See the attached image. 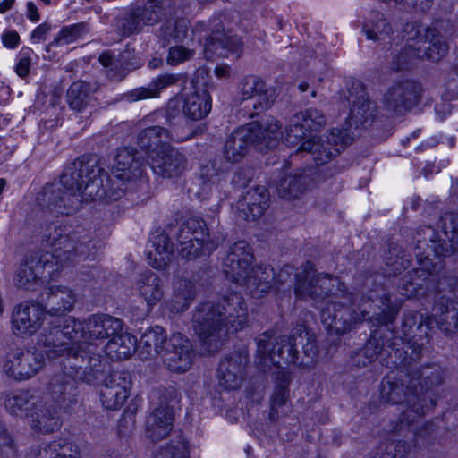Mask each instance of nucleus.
Here are the masks:
<instances>
[{"instance_id": "nucleus-52", "label": "nucleus", "mask_w": 458, "mask_h": 458, "mask_svg": "<svg viewBox=\"0 0 458 458\" xmlns=\"http://www.w3.org/2000/svg\"><path fill=\"white\" fill-rule=\"evenodd\" d=\"M411 257L406 254L402 246L390 243L387 253L385 255V263L386 273L388 275H397L411 265Z\"/></svg>"}, {"instance_id": "nucleus-58", "label": "nucleus", "mask_w": 458, "mask_h": 458, "mask_svg": "<svg viewBox=\"0 0 458 458\" xmlns=\"http://www.w3.org/2000/svg\"><path fill=\"white\" fill-rule=\"evenodd\" d=\"M17 454L16 444L5 424L0 420V458H15Z\"/></svg>"}, {"instance_id": "nucleus-10", "label": "nucleus", "mask_w": 458, "mask_h": 458, "mask_svg": "<svg viewBox=\"0 0 458 458\" xmlns=\"http://www.w3.org/2000/svg\"><path fill=\"white\" fill-rule=\"evenodd\" d=\"M335 293L350 301L349 293L340 279L330 274L318 273L311 262H306L302 271L296 274L295 295L299 299L317 302L327 299V302H330Z\"/></svg>"}, {"instance_id": "nucleus-27", "label": "nucleus", "mask_w": 458, "mask_h": 458, "mask_svg": "<svg viewBox=\"0 0 458 458\" xmlns=\"http://www.w3.org/2000/svg\"><path fill=\"white\" fill-rule=\"evenodd\" d=\"M420 87L411 81L391 87L384 97L385 107L394 114H402L419 102Z\"/></svg>"}, {"instance_id": "nucleus-2", "label": "nucleus", "mask_w": 458, "mask_h": 458, "mask_svg": "<svg viewBox=\"0 0 458 458\" xmlns=\"http://www.w3.org/2000/svg\"><path fill=\"white\" fill-rule=\"evenodd\" d=\"M420 348H414L407 355L409 367L403 377L394 381L386 380L383 383L382 397L388 403H399L403 406L400 425L394 428V431L402 430L410 426L418 418L436 404L433 390L445 382V371L437 364H430L419 368L411 361L420 357Z\"/></svg>"}, {"instance_id": "nucleus-6", "label": "nucleus", "mask_w": 458, "mask_h": 458, "mask_svg": "<svg viewBox=\"0 0 458 458\" xmlns=\"http://www.w3.org/2000/svg\"><path fill=\"white\" fill-rule=\"evenodd\" d=\"M122 330L121 319L104 313L89 315L83 321L73 317L56 318L38 335V344L43 346L50 359H55L68 349L70 341L103 342Z\"/></svg>"}, {"instance_id": "nucleus-45", "label": "nucleus", "mask_w": 458, "mask_h": 458, "mask_svg": "<svg viewBox=\"0 0 458 458\" xmlns=\"http://www.w3.org/2000/svg\"><path fill=\"white\" fill-rule=\"evenodd\" d=\"M75 380L64 371L54 376L49 382L47 394L60 406L74 403L77 396Z\"/></svg>"}, {"instance_id": "nucleus-43", "label": "nucleus", "mask_w": 458, "mask_h": 458, "mask_svg": "<svg viewBox=\"0 0 458 458\" xmlns=\"http://www.w3.org/2000/svg\"><path fill=\"white\" fill-rule=\"evenodd\" d=\"M199 131H193L183 138H174L170 131L161 126H150L142 130L137 138L138 145L148 151V154L154 149H159L162 145H170L169 141L175 140L182 142L197 135Z\"/></svg>"}, {"instance_id": "nucleus-63", "label": "nucleus", "mask_w": 458, "mask_h": 458, "mask_svg": "<svg viewBox=\"0 0 458 458\" xmlns=\"http://www.w3.org/2000/svg\"><path fill=\"white\" fill-rule=\"evenodd\" d=\"M2 41L4 47L15 48L20 43V36L15 31H8L3 34Z\"/></svg>"}, {"instance_id": "nucleus-44", "label": "nucleus", "mask_w": 458, "mask_h": 458, "mask_svg": "<svg viewBox=\"0 0 458 458\" xmlns=\"http://www.w3.org/2000/svg\"><path fill=\"white\" fill-rule=\"evenodd\" d=\"M29 458H81V453L76 445L64 439H56L33 448Z\"/></svg>"}, {"instance_id": "nucleus-17", "label": "nucleus", "mask_w": 458, "mask_h": 458, "mask_svg": "<svg viewBox=\"0 0 458 458\" xmlns=\"http://www.w3.org/2000/svg\"><path fill=\"white\" fill-rule=\"evenodd\" d=\"M148 164L159 178L177 181L188 170L186 156L172 145H162L148 154Z\"/></svg>"}, {"instance_id": "nucleus-35", "label": "nucleus", "mask_w": 458, "mask_h": 458, "mask_svg": "<svg viewBox=\"0 0 458 458\" xmlns=\"http://www.w3.org/2000/svg\"><path fill=\"white\" fill-rule=\"evenodd\" d=\"M135 287L140 297L146 302L148 310L164 299V281L153 271L147 270L140 273L135 282Z\"/></svg>"}, {"instance_id": "nucleus-50", "label": "nucleus", "mask_w": 458, "mask_h": 458, "mask_svg": "<svg viewBox=\"0 0 458 458\" xmlns=\"http://www.w3.org/2000/svg\"><path fill=\"white\" fill-rule=\"evenodd\" d=\"M35 395L24 389L8 391L4 394V406L12 416H27V408H30Z\"/></svg>"}, {"instance_id": "nucleus-11", "label": "nucleus", "mask_w": 458, "mask_h": 458, "mask_svg": "<svg viewBox=\"0 0 458 458\" xmlns=\"http://www.w3.org/2000/svg\"><path fill=\"white\" fill-rule=\"evenodd\" d=\"M439 227L444 239L431 226H423L417 233L416 250H423L427 259L450 257L458 250V213L445 212L440 218Z\"/></svg>"}, {"instance_id": "nucleus-3", "label": "nucleus", "mask_w": 458, "mask_h": 458, "mask_svg": "<svg viewBox=\"0 0 458 458\" xmlns=\"http://www.w3.org/2000/svg\"><path fill=\"white\" fill-rule=\"evenodd\" d=\"M44 237L52 250L32 254L21 264L14 277L16 287L31 290L38 280L52 279L64 267L95 253V244L88 237L81 239L66 226L53 225Z\"/></svg>"}, {"instance_id": "nucleus-9", "label": "nucleus", "mask_w": 458, "mask_h": 458, "mask_svg": "<svg viewBox=\"0 0 458 458\" xmlns=\"http://www.w3.org/2000/svg\"><path fill=\"white\" fill-rule=\"evenodd\" d=\"M405 46L393 57V68L406 69L413 58H427L433 62L441 60L448 51V45L435 30L422 25L407 23L404 26Z\"/></svg>"}, {"instance_id": "nucleus-61", "label": "nucleus", "mask_w": 458, "mask_h": 458, "mask_svg": "<svg viewBox=\"0 0 458 458\" xmlns=\"http://www.w3.org/2000/svg\"><path fill=\"white\" fill-rule=\"evenodd\" d=\"M433 431V424L431 422L425 423L414 433L416 444L419 445L420 443H424L432 435Z\"/></svg>"}, {"instance_id": "nucleus-12", "label": "nucleus", "mask_w": 458, "mask_h": 458, "mask_svg": "<svg viewBox=\"0 0 458 458\" xmlns=\"http://www.w3.org/2000/svg\"><path fill=\"white\" fill-rule=\"evenodd\" d=\"M257 359L262 369L271 365L281 368V364L298 366L300 352L294 339V331L291 336L279 335L265 332L257 338Z\"/></svg>"}, {"instance_id": "nucleus-30", "label": "nucleus", "mask_w": 458, "mask_h": 458, "mask_svg": "<svg viewBox=\"0 0 458 458\" xmlns=\"http://www.w3.org/2000/svg\"><path fill=\"white\" fill-rule=\"evenodd\" d=\"M248 356L244 352H237L225 357L218 367L219 385L225 390L238 389L244 377Z\"/></svg>"}, {"instance_id": "nucleus-28", "label": "nucleus", "mask_w": 458, "mask_h": 458, "mask_svg": "<svg viewBox=\"0 0 458 458\" xmlns=\"http://www.w3.org/2000/svg\"><path fill=\"white\" fill-rule=\"evenodd\" d=\"M38 301L50 316H61L73 309L76 297L73 292L61 285H50L38 295Z\"/></svg>"}, {"instance_id": "nucleus-49", "label": "nucleus", "mask_w": 458, "mask_h": 458, "mask_svg": "<svg viewBox=\"0 0 458 458\" xmlns=\"http://www.w3.org/2000/svg\"><path fill=\"white\" fill-rule=\"evenodd\" d=\"M294 339L297 347L301 346L302 355L300 354L299 367H310L314 365L318 357V346L313 334L308 331L305 326L301 325L294 328Z\"/></svg>"}, {"instance_id": "nucleus-42", "label": "nucleus", "mask_w": 458, "mask_h": 458, "mask_svg": "<svg viewBox=\"0 0 458 458\" xmlns=\"http://www.w3.org/2000/svg\"><path fill=\"white\" fill-rule=\"evenodd\" d=\"M96 89V87L84 81L72 82L66 92V102L70 109L79 114H90L89 108L94 106Z\"/></svg>"}, {"instance_id": "nucleus-36", "label": "nucleus", "mask_w": 458, "mask_h": 458, "mask_svg": "<svg viewBox=\"0 0 458 458\" xmlns=\"http://www.w3.org/2000/svg\"><path fill=\"white\" fill-rule=\"evenodd\" d=\"M173 250V244L164 230L158 228L150 233L147 257L151 267L165 268L170 262Z\"/></svg>"}, {"instance_id": "nucleus-34", "label": "nucleus", "mask_w": 458, "mask_h": 458, "mask_svg": "<svg viewBox=\"0 0 458 458\" xmlns=\"http://www.w3.org/2000/svg\"><path fill=\"white\" fill-rule=\"evenodd\" d=\"M188 81L184 73H165L154 79L148 87H141L132 89L123 95V99L128 102H135L142 99L157 98L159 92L172 85L180 83L185 88ZM186 89H183L185 90Z\"/></svg>"}, {"instance_id": "nucleus-59", "label": "nucleus", "mask_w": 458, "mask_h": 458, "mask_svg": "<svg viewBox=\"0 0 458 458\" xmlns=\"http://www.w3.org/2000/svg\"><path fill=\"white\" fill-rule=\"evenodd\" d=\"M194 50L183 46L171 47L168 51L167 64L170 65H178L185 61L191 60L194 56Z\"/></svg>"}, {"instance_id": "nucleus-40", "label": "nucleus", "mask_w": 458, "mask_h": 458, "mask_svg": "<svg viewBox=\"0 0 458 458\" xmlns=\"http://www.w3.org/2000/svg\"><path fill=\"white\" fill-rule=\"evenodd\" d=\"M211 97L207 89L192 87L190 92L183 93L182 113L191 121L205 118L211 110Z\"/></svg>"}, {"instance_id": "nucleus-56", "label": "nucleus", "mask_w": 458, "mask_h": 458, "mask_svg": "<svg viewBox=\"0 0 458 458\" xmlns=\"http://www.w3.org/2000/svg\"><path fill=\"white\" fill-rule=\"evenodd\" d=\"M276 380L277 383L271 397V413L276 411L277 407L284 405L287 401L289 375L285 371H278Z\"/></svg>"}, {"instance_id": "nucleus-21", "label": "nucleus", "mask_w": 458, "mask_h": 458, "mask_svg": "<svg viewBox=\"0 0 458 458\" xmlns=\"http://www.w3.org/2000/svg\"><path fill=\"white\" fill-rule=\"evenodd\" d=\"M143 166L142 157L135 149L129 148L118 149L113 167V175L118 181L117 182H121V185L114 187V182L109 177L111 180L109 187L113 189L120 188L123 194L124 189L122 188V185L143 179Z\"/></svg>"}, {"instance_id": "nucleus-23", "label": "nucleus", "mask_w": 458, "mask_h": 458, "mask_svg": "<svg viewBox=\"0 0 458 458\" xmlns=\"http://www.w3.org/2000/svg\"><path fill=\"white\" fill-rule=\"evenodd\" d=\"M130 389L131 379L128 372H112L105 378L100 388V399L104 408L110 411L120 409L129 397Z\"/></svg>"}, {"instance_id": "nucleus-60", "label": "nucleus", "mask_w": 458, "mask_h": 458, "mask_svg": "<svg viewBox=\"0 0 458 458\" xmlns=\"http://www.w3.org/2000/svg\"><path fill=\"white\" fill-rule=\"evenodd\" d=\"M33 51L29 48H22L17 55V64L15 66V72L20 78H25L28 76L30 64H31V55Z\"/></svg>"}, {"instance_id": "nucleus-31", "label": "nucleus", "mask_w": 458, "mask_h": 458, "mask_svg": "<svg viewBox=\"0 0 458 458\" xmlns=\"http://www.w3.org/2000/svg\"><path fill=\"white\" fill-rule=\"evenodd\" d=\"M269 194L264 186L250 189L235 205L236 215L243 220L260 217L268 208Z\"/></svg>"}, {"instance_id": "nucleus-57", "label": "nucleus", "mask_w": 458, "mask_h": 458, "mask_svg": "<svg viewBox=\"0 0 458 458\" xmlns=\"http://www.w3.org/2000/svg\"><path fill=\"white\" fill-rule=\"evenodd\" d=\"M154 458H189L187 443L180 437L162 447Z\"/></svg>"}, {"instance_id": "nucleus-39", "label": "nucleus", "mask_w": 458, "mask_h": 458, "mask_svg": "<svg viewBox=\"0 0 458 458\" xmlns=\"http://www.w3.org/2000/svg\"><path fill=\"white\" fill-rule=\"evenodd\" d=\"M174 427V413L168 405L160 404L147 418L146 434L156 442L166 437Z\"/></svg>"}, {"instance_id": "nucleus-8", "label": "nucleus", "mask_w": 458, "mask_h": 458, "mask_svg": "<svg viewBox=\"0 0 458 458\" xmlns=\"http://www.w3.org/2000/svg\"><path fill=\"white\" fill-rule=\"evenodd\" d=\"M253 254L243 241L233 243L224 259L223 272L226 278L245 287L254 298H261L272 287L275 274L269 267H253Z\"/></svg>"}, {"instance_id": "nucleus-15", "label": "nucleus", "mask_w": 458, "mask_h": 458, "mask_svg": "<svg viewBox=\"0 0 458 458\" xmlns=\"http://www.w3.org/2000/svg\"><path fill=\"white\" fill-rule=\"evenodd\" d=\"M169 0H148L143 5H131L117 17L116 27L124 37L138 34L145 26H154L162 21Z\"/></svg>"}, {"instance_id": "nucleus-13", "label": "nucleus", "mask_w": 458, "mask_h": 458, "mask_svg": "<svg viewBox=\"0 0 458 458\" xmlns=\"http://www.w3.org/2000/svg\"><path fill=\"white\" fill-rule=\"evenodd\" d=\"M45 356L51 360L43 346H39L38 338L36 345L31 349L17 348L10 351L3 361L2 371L15 381L29 380L43 369Z\"/></svg>"}, {"instance_id": "nucleus-22", "label": "nucleus", "mask_w": 458, "mask_h": 458, "mask_svg": "<svg viewBox=\"0 0 458 458\" xmlns=\"http://www.w3.org/2000/svg\"><path fill=\"white\" fill-rule=\"evenodd\" d=\"M397 344L391 346L388 351L381 346L379 342L375 338H370L366 343L364 348L357 355V364L366 366L370 362L379 360L380 363L386 367L405 366L408 363L407 353L408 349H411L410 343H403V346L395 348Z\"/></svg>"}, {"instance_id": "nucleus-47", "label": "nucleus", "mask_w": 458, "mask_h": 458, "mask_svg": "<svg viewBox=\"0 0 458 458\" xmlns=\"http://www.w3.org/2000/svg\"><path fill=\"white\" fill-rule=\"evenodd\" d=\"M241 96L243 100L255 98L254 109L258 112L267 109L272 101L267 94L266 83L256 76H247L241 82Z\"/></svg>"}, {"instance_id": "nucleus-20", "label": "nucleus", "mask_w": 458, "mask_h": 458, "mask_svg": "<svg viewBox=\"0 0 458 458\" xmlns=\"http://www.w3.org/2000/svg\"><path fill=\"white\" fill-rule=\"evenodd\" d=\"M45 316L38 300L16 304L11 313V330L17 336H31L42 327Z\"/></svg>"}, {"instance_id": "nucleus-29", "label": "nucleus", "mask_w": 458, "mask_h": 458, "mask_svg": "<svg viewBox=\"0 0 458 458\" xmlns=\"http://www.w3.org/2000/svg\"><path fill=\"white\" fill-rule=\"evenodd\" d=\"M362 32L369 40L381 43L388 48L397 44L398 33L385 14L378 11L372 10L368 13L363 21Z\"/></svg>"}, {"instance_id": "nucleus-4", "label": "nucleus", "mask_w": 458, "mask_h": 458, "mask_svg": "<svg viewBox=\"0 0 458 458\" xmlns=\"http://www.w3.org/2000/svg\"><path fill=\"white\" fill-rule=\"evenodd\" d=\"M248 321L247 303L236 293L217 301L199 303L191 317L192 329L208 352H216L228 333L242 330L248 326Z\"/></svg>"}, {"instance_id": "nucleus-26", "label": "nucleus", "mask_w": 458, "mask_h": 458, "mask_svg": "<svg viewBox=\"0 0 458 458\" xmlns=\"http://www.w3.org/2000/svg\"><path fill=\"white\" fill-rule=\"evenodd\" d=\"M211 32L206 38L204 52L208 59L216 56L226 57L229 53H236L242 47L241 40L231 31H225L219 19L210 24Z\"/></svg>"}, {"instance_id": "nucleus-5", "label": "nucleus", "mask_w": 458, "mask_h": 458, "mask_svg": "<svg viewBox=\"0 0 458 458\" xmlns=\"http://www.w3.org/2000/svg\"><path fill=\"white\" fill-rule=\"evenodd\" d=\"M350 301L341 298L335 293L330 302H327L321 310V320L327 328L337 335L350 331L356 324L364 320H376L378 324L388 325L394 321L403 303V300H392L386 290L381 286L369 291L367 301L358 307H351Z\"/></svg>"}, {"instance_id": "nucleus-55", "label": "nucleus", "mask_w": 458, "mask_h": 458, "mask_svg": "<svg viewBox=\"0 0 458 458\" xmlns=\"http://www.w3.org/2000/svg\"><path fill=\"white\" fill-rule=\"evenodd\" d=\"M410 451L406 442L389 440L378 447L373 458H406Z\"/></svg>"}, {"instance_id": "nucleus-37", "label": "nucleus", "mask_w": 458, "mask_h": 458, "mask_svg": "<svg viewBox=\"0 0 458 458\" xmlns=\"http://www.w3.org/2000/svg\"><path fill=\"white\" fill-rule=\"evenodd\" d=\"M355 89L359 96L351 100L352 107L349 115L351 127H366L374 120L377 113L376 104L369 99L361 83L358 82Z\"/></svg>"}, {"instance_id": "nucleus-46", "label": "nucleus", "mask_w": 458, "mask_h": 458, "mask_svg": "<svg viewBox=\"0 0 458 458\" xmlns=\"http://www.w3.org/2000/svg\"><path fill=\"white\" fill-rule=\"evenodd\" d=\"M136 351L139 352L136 337L123 330L115 334L105 345V353L113 360H126Z\"/></svg>"}, {"instance_id": "nucleus-1", "label": "nucleus", "mask_w": 458, "mask_h": 458, "mask_svg": "<svg viewBox=\"0 0 458 458\" xmlns=\"http://www.w3.org/2000/svg\"><path fill=\"white\" fill-rule=\"evenodd\" d=\"M111 180L96 161L75 160L60 176L46 186L41 201L55 216H71L93 200L112 201L122 197L120 188L109 187Z\"/></svg>"}, {"instance_id": "nucleus-41", "label": "nucleus", "mask_w": 458, "mask_h": 458, "mask_svg": "<svg viewBox=\"0 0 458 458\" xmlns=\"http://www.w3.org/2000/svg\"><path fill=\"white\" fill-rule=\"evenodd\" d=\"M229 167L221 160H209L199 167L200 194L205 198L213 191H219L220 186L228 177Z\"/></svg>"}, {"instance_id": "nucleus-25", "label": "nucleus", "mask_w": 458, "mask_h": 458, "mask_svg": "<svg viewBox=\"0 0 458 458\" xmlns=\"http://www.w3.org/2000/svg\"><path fill=\"white\" fill-rule=\"evenodd\" d=\"M326 123V117L317 108H307L291 117L285 127L284 140L290 146H295L301 142L306 132L310 130H317Z\"/></svg>"}, {"instance_id": "nucleus-33", "label": "nucleus", "mask_w": 458, "mask_h": 458, "mask_svg": "<svg viewBox=\"0 0 458 458\" xmlns=\"http://www.w3.org/2000/svg\"><path fill=\"white\" fill-rule=\"evenodd\" d=\"M433 324L447 335L458 332V302L445 296H440L435 301L432 308Z\"/></svg>"}, {"instance_id": "nucleus-14", "label": "nucleus", "mask_w": 458, "mask_h": 458, "mask_svg": "<svg viewBox=\"0 0 458 458\" xmlns=\"http://www.w3.org/2000/svg\"><path fill=\"white\" fill-rule=\"evenodd\" d=\"M178 250L182 258L194 259L202 254L214 251L218 242L209 240L206 222L197 216L189 217L180 226L177 233Z\"/></svg>"}, {"instance_id": "nucleus-51", "label": "nucleus", "mask_w": 458, "mask_h": 458, "mask_svg": "<svg viewBox=\"0 0 458 458\" xmlns=\"http://www.w3.org/2000/svg\"><path fill=\"white\" fill-rule=\"evenodd\" d=\"M307 179L303 174H293L284 176L276 186L280 198L292 200L299 199L306 189Z\"/></svg>"}, {"instance_id": "nucleus-38", "label": "nucleus", "mask_w": 458, "mask_h": 458, "mask_svg": "<svg viewBox=\"0 0 458 458\" xmlns=\"http://www.w3.org/2000/svg\"><path fill=\"white\" fill-rule=\"evenodd\" d=\"M253 143L256 142L247 125L234 130L225 141L223 149L225 159L231 164L240 162Z\"/></svg>"}, {"instance_id": "nucleus-16", "label": "nucleus", "mask_w": 458, "mask_h": 458, "mask_svg": "<svg viewBox=\"0 0 458 458\" xmlns=\"http://www.w3.org/2000/svg\"><path fill=\"white\" fill-rule=\"evenodd\" d=\"M347 129L333 128L324 138L310 137L301 143L298 153H308L313 157L316 165H323L333 157L340 153L346 145L352 142Z\"/></svg>"}, {"instance_id": "nucleus-54", "label": "nucleus", "mask_w": 458, "mask_h": 458, "mask_svg": "<svg viewBox=\"0 0 458 458\" xmlns=\"http://www.w3.org/2000/svg\"><path fill=\"white\" fill-rule=\"evenodd\" d=\"M425 326L430 329L433 327V318L430 316L424 317V315L418 311L408 310L403 314V331L406 336L412 332L413 328L420 330Z\"/></svg>"}, {"instance_id": "nucleus-48", "label": "nucleus", "mask_w": 458, "mask_h": 458, "mask_svg": "<svg viewBox=\"0 0 458 458\" xmlns=\"http://www.w3.org/2000/svg\"><path fill=\"white\" fill-rule=\"evenodd\" d=\"M247 127L251 131L255 142L264 144L267 148L274 147L277 140L283 137V132L280 131L281 126L277 120L273 117L250 123L247 124Z\"/></svg>"}, {"instance_id": "nucleus-32", "label": "nucleus", "mask_w": 458, "mask_h": 458, "mask_svg": "<svg viewBox=\"0 0 458 458\" xmlns=\"http://www.w3.org/2000/svg\"><path fill=\"white\" fill-rule=\"evenodd\" d=\"M197 296L196 284L191 279L175 277L172 283L171 295L164 306L173 314L187 310Z\"/></svg>"}, {"instance_id": "nucleus-7", "label": "nucleus", "mask_w": 458, "mask_h": 458, "mask_svg": "<svg viewBox=\"0 0 458 458\" xmlns=\"http://www.w3.org/2000/svg\"><path fill=\"white\" fill-rule=\"evenodd\" d=\"M160 355L171 371H187L194 358L191 342L182 334L174 333L167 338L162 327L155 326L142 334L139 341V356L142 360Z\"/></svg>"}, {"instance_id": "nucleus-24", "label": "nucleus", "mask_w": 458, "mask_h": 458, "mask_svg": "<svg viewBox=\"0 0 458 458\" xmlns=\"http://www.w3.org/2000/svg\"><path fill=\"white\" fill-rule=\"evenodd\" d=\"M416 256L421 267L412 269L402 278L398 285L399 293L406 299L415 297L422 293L424 288H428V280L436 269L433 264L434 257L427 259L423 250H416Z\"/></svg>"}, {"instance_id": "nucleus-19", "label": "nucleus", "mask_w": 458, "mask_h": 458, "mask_svg": "<svg viewBox=\"0 0 458 458\" xmlns=\"http://www.w3.org/2000/svg\"><path fill=\"white\" fill-rule=\"evenodd\" d=\"M59 408L50 395H35L30 408H27L32 429L43 434L56 431L62 424Z\"/></svg>"}, {"instance_id": "nucleus-62", "label": "nucleus", "mask_w": 458, "mask_h": 458, "mask_svg": "<svg viewBox=\"0 0 458 458\" xmlns=\"http://www.w3.org/2000/svg\"><path fill=\"white\" fill-rule=\"evenodd\" d=\"M50 30L51 27L47 23L38 25L31 33L30 39L32 43L38 44L41 41H44Z\"/></svg>"}, {"instance_id": "nucleus-64", "label": "nucleus", "mask_w": 458, "mask_h": 458, "mask_svg": "<svg viewBox=\"0 0 458 458\" xmlns=\"http://www.w3.org/2000/svg\"><path fill=\"white\" fill-rule=\"evenodd\" d=\"M106 75L112 81H121L125 78V76L127 75V72L124 69L120 68L114 63L112 67H110L106 70Z\"/></svg>"}, {"instance_id": "nucleus-53", "label": "nucleus", "mask_w": 458, "mask_h": 458, "mask_svg": "<svg viewBox=\"0 0 458 458\" xmlns=\"http://www.w3.org/2000/svg\"><path fill=\"white\" fill-rule=\"evenodd\" d=\"M87 31L86 24L83 22L64 26L46 47V50L50 51L52 47L72 44L81 38Z\"/></svg>"}, {"instance_id": "nucleus-18", "label": "nucleus", "mask_w": 458, "mask_h": 458, "mask_svg": "<svg viewBox=\"0 0 458 458\" xmlns=\"http://www.w3.org/2000/svg\"><path fill=\"white\" fill-rule=\"evenodd\" d=\"M72 342L70 341L68 349L55 359L64 357L63 369L70 377L90 384L97 379L98 374L101 371L99 356L89 355L79 350L78 347L72 345Z\"/></svg>"}]
</instances>
